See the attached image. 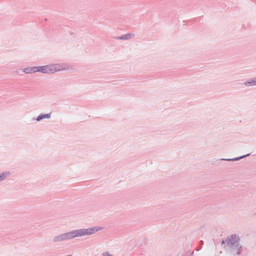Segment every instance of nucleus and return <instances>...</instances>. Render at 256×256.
Masks as SVG:
<instances>
[{
	"instance_id": "obj_13",
	"label": "nucleus",
	"mask_w": 256,
	"mask_h": 256,
	"mask_svg": "<svg viewBox=\"0 0 256 256\" xmlns=\"http://www.w3.org/2000/svg\"><path fill=\"white\" fill-rule=\"evenodd\" d=\"M133 36L132 34H128L122 36L120 38L121 40H128L130 38Z\"/></svg>"
},
{
	"instance_id": "obj_15",
	"label": "nucleus",
	"mask_w": 256,
	"mask_h": 256,
	"mask_svg": "<svg viewBox=\"0 0 256 256\" xmlns=\"http://www.w3.org/2000/svg\"><path fill=\"white\" fill-rule=\"evenodd\" d=\"M102 256H113L112 254L110 253L109 252H105L103 253Z\"/></svg>"
},
{
	"instance_id": "obj_8",
	"label": "nucleus",
	"mask_w": 256,
	"mask_h": 256,
	"mask_svg": "<svg viewBox=\"0 0 256 256\" xmlns=\"http://www.w3.org/2000/svg\"><path fill=\"white\" fill-rule=\"evenodd\" d=\"M72 232L74 238L83 236L82 228L74 230Z\"/></svg>"
},
{
	"instance_id": "obj_11",
	"label": "nucleus",
	"mask_w": 256,
	"mask_h": 256,
	"mask_svg": "<svg viewBox=\"0 0 256 256\" xmlns=\"http://www.w3.org/2000/svg\"><path fill=\"white\" fill-rule=\"evenodd\" d=\"M23 72L26 74H30L33 73L32 67H28L23 69Z\"/></svg>"
},
{
	"instance_id": "obj_2",
	"label": "nucleus",
	"mask_w": 256,
	"mask_h": 256,
	"mask_svg": "<svg viewBox=\"0 0 256 256\" xmlns=\"http://www.w3.org/2000/svg\"><path fill=\"white\" fill-rule=\"evenodd\" d=\"M49 73H55L68 69L66 65L62 64H53L48 65Z\"/></svg>"
},
{
	"instance_id": "obj_10",
	"label": "nucleus",
	"mask_w": 256,
	"mask_h": 256,
	"mask_svg": "<svg viewBox=\"0 0 256 256\" xmlns=\"http://www.w3.org/2000/svg\"><path fill=\"white\" fill-rule=\"evenodd\" d=\"M66 240L74 238L72 230L66 232Z\"/></svg>"
},
{
	"instance_id": "obj_5",
	"label": "nucleus",
	"mask_w": 256,
	"mask_h": 256,
	"mask_svg": "<svg viewBox=\"0 0 256 256\" xmlns=\"http://www.w3.org/2000/svg\"><path fill=\"white\" fill-rule=\"evenodd\" d=\"M51 113L41 114L37 116L36 120L37 122H40L44 119H49L51 118Z\"/></svg>"
},
{
	"instance_id": "obj_1",
	"label": "nucleus",
	"mask_w": 256,
	"mask_h": 256,
	"mask_svg": "<svg viewBox=\"0 0 256 256\" xmlns=\"http://www.w3.org/2000/svg\"><path fill=\"white\" fill-rule=\"evenodd\" d=\"M229 246V256H242L244 250L240 244V238L236 235L228 236L226 240Z\"/></svg>"
},
{
	"instance_id": "obj_16",
	"label": "nucleus",
	"mask_w": 256,
	"mask_h": 256,
	"mask_svg": "<svg viewBox=\"0 0 256 256\" xmlns=\"http://www.w3.org/2000/svg\"><path fill=\"white\" fill-rule=\"evenodd\" d=\"M222 244H224L225 243V241L224 240H222Z\"/></svg>"
},
{
	"instance_id": "obj_12",
	"label": "nucleus",
	"mask_w": 256,
	"mask_h": 256,
	"mask_svg": "<svg viewBox=\"0 0 256 256\" xmlns=\"http://www.w3.org/2000/svg\"><path fill=\"white\" fill-rule=\"evenodd\" d=\"M8 175H9V172H4L0 173V182L3 180Z\"/></svg>"
},
{
	"instance_id": "obj_3",
	"label": "nucleus",
	"mask_w": 256,
	"mask_h": 256,
	"mask_svg": "<svg viewBox=\"0 0 256 256\" xmlns=\"http://www.w3.org/2000/svg\"><path fill=\"white\" fill-rule=\"evenodd\" d=\"M103 228L102 226H92L86 228H82L83 236H90L102 230Z\"/></svg>"
},
{
	"instance_id": "obj_9",
	"label": "nucleus",
	"mask_w": 256,
	"mask_h": 256,
	"mask_svg": "<svg viewBox=\"0 0 256 256\" xmlns=\"http://www.w3.org/2000/svg\"><path fill=\"white\" fill-rule=\"evenodd\" d=\"M249 156V154H246V155H244V156H240V157H237V158H222L221 160H225V161H234V160H238L240 159H242L246 156Z\"/></svg>"
},
{
	"instance_id": "obj_4",
	"label": "nucleus",
	"mask_w": 256,
	"mask_h": 256,
	"mask_svg": "<svg viewBox=\"0 0 256 256\" xmlns=\"http://www.w3.org/2000/svg\"><path fill=\"white\" fill-rule=\"evenodd\" d=\"M66 240V238L65 233L56 236H54L53 238V240L55 242H62Z\"/></svg>"
},
{
	"instance_id": "obj_7",
	"label": "nucleus",
	"mask_w": 256,
	"mask_h": 256,
	"mask_svg": "<svg viewBox=\"0 0 256 256\" xmlns=\"http://www.w3.org/2000/svg\"><path fill=\"white\" fill-rule=\"evenodd\" d=\"M38 72L48 74L49 73L48 65L38 66Z\"/></svg>"
},
{
	"instance_id": "obj_14",
	"label": "nucleus",
	"mask_w": 256,
	"mask_h": 256,
	"mask_svg": "<svg viewBox=\"0 0 256 256\" xmlns=\"http://www.w3.org/2000/svg\"><path fill=\"white\" fill-rule=\"evenodd\" d=\"M33 73L38 72V66L32 67Z\"/></svg>"
},
{
	"instance_id": "obj_6",
	"label": "nucleus",
	"mask_w": 256,
	"mask_h": 256,
	"mask_svg": "<svg viewBox=\"0 0 256 256\" xmlns=\"http://www.w3.org/2000/svg\"><path fill=\"white\" fill-rule=\"evenodd\" d=\"M244 84L246 86L251 87L256 86V78L249 80H248L244 82Z\"/></svg>"
}]
</instances>
